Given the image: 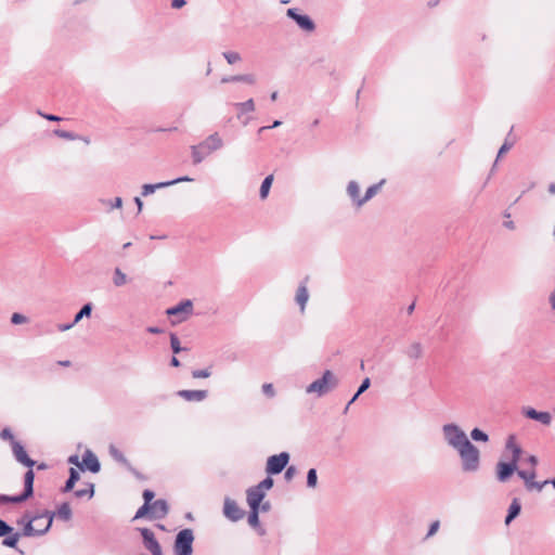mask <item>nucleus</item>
<instances>
[{"instance_id": "f257e3e1", "label": "nucleus", "mask_w": 555, "mask_h": 555, "mask_svg": "<svg viewBox=\"0 0 555 555\" xmlns=\"http://www.w3.org/2000/svg\"><path fill=\"white\" fill-rule=\"evenodd\" d=\"M12 452H13L15 460L18 463L29 467V469L24 475V491H23V493L20 495L1 494L0 495V504L22 503V502L28 500L34 494L35 474H34V470L31 469V467L36 464V462L28 456L24 447L18 441H13Z\"/></svg>"}, {"instance_id": "f03ea898", "label": "nucleus", "mask_w": 555, "mask_h": 555, "mask_svg": "<svg viewBox=\"0 0 555 555\" xmlns=\"http://www.w3.org/2000/svg\"><path fill=\"white\" fill-rule=\"evenodd\" d=\"M54 513L46 511L41 515L33 516L29 512H26L21 519L17 521L18 525H23V535L35 537L42 535L49 531Z\"/></svg>"}, {"instance_id": "7ed1b4c3", "label": "nucleus", "mask_w": 555, "mask_h": 555, "mask_svg": "<svg viewBox=\"0 0 555 555\" xmlns=\"http://www.w3.org/2000/svg\"><path fill=\"white\" fill-rule=\"evenodd\" d=\"M337 376L330 370H326L323 375L307 386V393H315L318 397H323L331 392L338 386Z\"/></svg>"}, {"instance_id": "20e7f679", "label": "nucleus", "mask_w": 555, "mask_h": 555, "mask_svg": "<svg viewBox=\"0 0 555 555\" xmlns=\"http://www.w3.org/2000/svg\"><path fill=\"white\" fill-rule=\"evenodd\" d=\"M456 452L461 459L463 472L474 473L479 469L480 452L478 448L474 446L470 441Z\"/></svg>"}, {"instance_id": "39448f33", "label": "nucleus", "mask_w": 555, "mask_h": 555, "mask_svg": "<svg viewBox=\"0 0 555 555\" xmlns=\"http://www.w3.org/2000/svg\"><path fill=\"white\" fill-rule=\"evenodd\" d=\"M441 429L444 441L455 451L469 442L465 431L454 423L444 424Z\"/></svg>"}, {"instance_id": "423d86ee", "label": "nucleus", "mask_w": 555, "mask_h": 555, "mask_svg": "<svg viewBox=\"0 0 555 555\" xmlns=\"http://www.w3.org/2000/svg\"><path fill=\"white\" fill-rule=\"evenodd\" d=\"M194 534L192 529H183L176 535L173 552L175 555H192Z\"/></svg>"}, {"instance_id": "0eeeda50", "label": "nucleus", "mask_w": 555, "mask_h": 555, "mask_svg": "<svg viewBox=\"0 0 555 555\" xmlns=\"http://www.w3.org/2000/svg\"><path fill=\"white\" fill-rule=\"evenodd\" d=\"M288 461L289 454L287 452L272 455L267 461L266 472L270 475H278L286 467Z\"/></svg>"}, {"instance_id": "6e6552de", "label": "nucleus", "mask_w": 555, "mask_h": 555, "mask_svg": "<svg viewBox=\"0 0 555 555\" xmlns=\"http://www.w3.org/2000/svg\"><path fill=\"white\" fill-rule=\"evenodd\" d=\"M193 312V302L185 299L177 306L167 309L166 313L170 317H178L177 322L185 321Z\"/></svg>"}, {"instance_id": "1a4fd4ad", "label": "nucleus", "mask_w": 555, "mask_h": 555, "mask_svg": "<svg viewBox=\"0 0 555 555\" xmlns=\"http://www.w3.org/2000/svg\"><path fill=\"white\" fill-rule=\"evenodd\" d=\"M139 531L142 535L144 547L150 551L152 555H163L162 547L154 532L149 528H140Z\"/></svg>"}, {"instance_id": "9d476101", "label": "nucleus", "mask_w": 555, "mask_h": 555, "mask_svg": "<svg viewBox=\"0 0 555 555\" xmlns=\"http://www.w3.org/2000/svg\"><path fill=\"white\" fill-rule=\"evenodd\" d=\"M286 14L294 20L302 30L312 33L315 29L314 22L308 15L299 14L297 9H288Z\"/></svg>"}, {"instance_id": "9b49d317", "label": "nucleus", "mask_w": 555, "mask_h": 555, "mask_svg": "<svg viewBox=\"0 0 555 555\" xmlns=\"http://www.w3.org/2000/svg\"><path fill=\"white\" fill-rule=\"evenodd\" d=\"M223 514L232 521H238L244 517V511L241 509L236 502L230 498L224 499Z\"/></svg>"}, {"instance_id": "f8f14e48", "label": "nucleus", "mask_w": 555, "mask_h": 555, "mask_svg": "<svg viewBox=\"0 0 555 555\" xmlns=\"http://www.w3.org/2000/svg\"><path fill=\"white\" fill-rule=\"evenodd\" d=\"M521 414L530 420L540 422L541 424L548 426L552 423V415L548 412H540L531 406H524Z\"/></svg>"}, {"instance_id": "ddd939ff", "label": "nucleus", "mask_w": 555, "mask_h": 555, "mask_svg": "<svg viewBox=\"0 0 555 555\" xmlns=\"http://www.w3.org/2000/svg\"><path fill=\"white\" fill-rule=\"evenodd\" d=\"M518 470V464L515 462H499L496 464V478L501 482H505L513 475L514 472Z\"/></svg>"}, {"instance_id": "4468645a", "label": "nucleus", "mask_w": 555, "mask_h": 555, "mask_svg": "<svg viewBox=\"0 0 555 555\" xmlns=\"http://www.w3.org/2000/svg\"><path fill=\"white\" fill-rule=\"evenodd\" d=\"M507 453H511L509 461L515 462L518 464L522 449L517 443V438L515 435H509L505 442V455L507 456Z\"/></svg>"}, {"instance_id": "2eb2a0df", "label": "nucleus", "mask_w": 555, "mask_h": 555, "mask_svg": "<svg viewBox=\"0 0 555 555\" xmlns=\"http://www.w3.org/2000/svg\"><path fill=\"white\" fill-rule=\"evenodd\" d=\"M191 181H193L192 178L180 177L175 180L167 181V182H159V183H155V184H143L141 193L143 196H147V195L154 193L157 189L167 188V186L180 183V182H191Z\"/></svg>"}, {"instance_id": "dca6fc26", "label": "nucleus", "mask_w": 555, "mask_h": 555, "mask_svg": "<svg viewBox=\"0 0 555 555\" xmlns=\"http://www.w3.org/2000/svg\"><path fill=\"white\" fill-rule=\"evenodd\" d=\"M206 154H210L215 151L220 150L223 146V141L218 132L208 135L204 141L199 143Z\"/></svg>"}, {"instance_id": "f3484780", "label": "nucleus", "mask_w": 555, "mask_h": 555, "mask_svg": "<svg viewBox=\"0 0 555 555\" xmlns=\"http://www.w3.org/2000/svg\"><path fill=\"white\" fill-rule=\"evenodd\" d=\"M150 507H151V514H150L151 519H163L166 517V515L169 512L168 504L163 499L156 500L155 502H153L150 505Z\"/></svg>"}, {"instance_id": "a211bd4d", "label": "nucleus", "mask_w": 555, "mask_h": 555, "mask_svg": "<svg viewBox=\"0 0 555 555\" xmlns=\"http://www.w3.org/2000/svg\"><path fill=\"white\" fill-rule=\"evenodd\" d=\"M247 503L249 508H258L260 507V503L262 502L266 493L258 489L256 486L250 487L246 491Z\"/></svg>"}, {"instance_id": "6ab92c4d", "label": "nucleus", "mask_w": 555, "mask_h": 555, "mask_svg": "<svg viewBox=\"0 0 555 555\" xmlns=\"http://www.w3.org/2000/svg\"><path fill=\"white\" fill-rule=\"evenodd\" d=\"M207 390H179L178 396L186 401H203L207 398Z\"/></svg>"}, {"instance_id": "aec40b11", "label": "nucleus", "mask_w": 555, "mask_h": 555, "mask_svg": "<svg viewBox=\"0 0 555 555\" xmlns=\"http://www.w3.org/2000/svg\"><path fill=\"white\" fill-rule=\"evenodd\" d=\"M82 461L85 466L91 472V473H99L101 469L100 462L98 457L91 452L86 451V453L82 456Z\"/></svg>"}, {"instance_id": "412c9836", "label": "nucleus", "mask_w": 555, "mask_h": 555, "mask_svg": "<svg viewBox=\"0 0 555 555\" xmlns=\"http://www.w3.org/2000/svg\"><path fill=\"white\" fill-rule=\"evenodd\" d=\"M307 281L308 278L305 279V281L299 285L297 293H296V302L300 306L301 312H304L306 304L309 299L308 288H307Z\"/></svg>"}, {"instance_id": "4be33fe9", "label": "nucleus", "mask_w": 555, "mask_h": 555, "mask_svg": "<svg viewBox=\"0 0 555 555\" xmlns=\"http://www.w3.org/2000/svg\"><path fill=\"white\" fill-rule=\"evenodd\" d=\"M221 82L222 83H228V82H245V83H248V85H255L256 78H255V76L253 74H244V75H235V76L223 77L221 79Z\"/></svg>"}, {"instance_id": "5701e85b", "label": "nucleus", "mask_w": 555, "mask_h": 555, "mask_svg": "<svg viewBox=\"0 0 555 555\" xmlns=\"http://www.w3.org/2000/svg\"><path fill=\"white\" fill-rule=\"evenodd\" d=\"M108 453L109 455L112 456V459L114 461H116L117 463L124 465L125 467L127 468H131V464L129 463V461L126 459V456L124 455V453L114 444H111L108 447Z\"/></svg>"}, {"instance_id": "b1692460", "label": "nucleus", "mask_w": 555, "mask_h": 555, "mask_svg": "<svg viewBox=\"0 0 555 555\" xmlns=\"http://www.w3.org/2000/svg\"><path fill=\"white\" fill-rule=\"evenodd\" d=\"M405 354L411 360H418L423 357V346L418 341L412 343L405 350Z\"/></svg>"}, {"instance_id": "393cba45", "label": "nucleus", "mask_w": 555, "mask_h": 555, "mask_svg": "<svg viewBox=\"0 0 555 555\" xmlns=\"http://www.w3.org/2000/svg\"><path fill=\"white\" fill-rule=\"evenodd\" d=\"M384 182H385V180H382L378 183L373 184L370 188H367L365 195L361 198V201L358 202V208L363 206L367 201H370L372 197H374L380 190Z\"/></svg>"}, {"instance_id": "a878e982", "label": "nucleus", "mask_w": 555, "mask_h": 555, "mask_svg": "<svg viewBox=\"0 0 555 555\" xmlns=\"http://www.w3.org/2000/svg\"><path fill=\"white\" fill-rule=\"evenodd\" d=\"M54 516H56L59 519L63 521H69L72 519L73 513L69 503L64 502L62 503L56 513H54Z\"/></svg>"}, {"instance_id": "bb28decb", "label": "nucleus", "mask_w": 555, "mask_h": 555, "mask_svg": "<svg viewBox=\"0 0 555 555\" xmlns=\"http://www.w3.org/2000/svg\"><path fill=\"white\" fill-rule=\"evenodd\" d=\"M521 511V505L518 499H514L508 507V513L505 518V524L509 525L513 519H515Z\"/></svg>"}, {"instance_id": "cd10ccee", "label": "nucleus", "mask_w": 555, "mask_h": 555, "mask_svg": "<svg viewBox=\"0 0 555 555\" xmlns=\"http://www.w3.org/2000/svg\"><path fill=\"white\" fill-rule=\"evenodd\" d=\"M347 194L352 199L353 204L358 207V202L361 201L360 188L356 181H350L347 185Z\"/></svg>"}, {"instance_id": "c85d7f7f", "label": "nucleus", "mask_w": 555, "mask_h": 555, "mask_svg": "<svg viewBox=\"0 0 555 555\" xmlns=\"http://www.w3.org/2000/svg\"><path fill=\"white\" fill-rule=\"evenodd\" d=\"M191 154H192V159H193L194 165L201 164L205 159V157L208 155V154H206V151L203 150V147L199 144L191 146Z\"/></svg>"}, {"instance_id": "c756f323", "label": "nucleus", "mask_w": 555, "mask_h": 555, "mask_svg": "<svg viewBox=\"0 0 555 555\" xmlns=\"http://www.w3.org/2000/svg\"><path fill=\"white\" fill-rule=\"evenodd\" d=\"M79 480V473L75 468H69V477L63 487V492H69L73 490L75 483Z\"/></svg>"}, {"instance_id": "7c9ffc66", "label": "nucleus", "mask_w": 555, "mask_h": 555, "mask_svg": "<svg viewBox=\"0 0 555 555\" xmlns=\"http://www.w3.org/2000/svg\"><path fill=\"white\" fill-rule=\"evenodd\" d=\"M127 283V275L119 269L115 268L113 273V284L116 287H121Z\"/></svg>"}, {"instance_id": "2f4dec72", "label": "nucleus", "mask_w": 555, "mask_h": 555, "mask_svg": "<svg viewBox=\"0 0 555 555\" xmlns=\"http://www.w3.org/2000/svg\"><path fill=\"white\" fill-rule=\"evenodd\" d=\"M272 182H273V175L267 176L264 178V180L262 181L261 186H260V197L262 199L267 198L270 188L272 185Z\"/></svg>"}, {"instance_id": "473e14b6", "label": "nucleus", "mask_w": 555, "mask_h": 555, "mask_svg": "<svg viewBox=\"0 0 555 555\" xmlns=\"http://www.w3.org/2000/svg\"><path fill=\"white\" fill-rule=\"evenodd\" d=\"M92 312V304L88 302L82 306L80 311L75 315L73 324L78 323L82 318L90 317Z\"/></svg>"}, {"instance_id": "72a5a7b5", "label": "nucleus", "mask_w": 555, "mask_h": 555, "mask_svg": "<svg viewBox=\"0 0 555 555\" xmlns=\"http://www.w3.org/2000/svg\"><path fill=\"white\" fill-rule=\"evenodd\" d=\"M21 538V533L18 532H12L11 534H8L3 541L2 544L8 547H16V544Z\"/></svg>"}, {"instance_id": "f704fd0d", "label": "nucleus", "mask_w": 555, "mask_h": 555, "mask_svg": "<svg viewBox=\"0 0 555 555\" xmlns=\"http://www.w3.org/2000/svg\"><path fill=\"white\" fill-rule=\"evenodd\" d=\"M517 475L525 481V485L531 482L537 477L535 469L532 468L530 470L518 469Z\"/></svg>"}, {"instance_id": "c9c22d12", "label": "nucleus", "mask_w": 555, "mask_h": 555, "mask_svg": "<svg viewBox=\"0 0 555 555\" xmlns=\"http://www.w3.org/2000/svg\"><path fill=\"white\" fill-rule=\"evenodd\" d=\"M74 494L76 498H79V499L83 498V496H88L89 499H91L94 495V485L88 483L87 488L76 490L74 492Z\"/></svg>"}, {"instance_id": "e433bc0d", "label": "nucleus", "mask_w": 555, "mask_h": 555, "mask_svg": "<svg viewBox=\"0 0 555 555\" xmlns=\"http://www.w3.org/2000/svg\"><path fill=\"white\" fill-rule=\"evenodd\" d=\"M234 105L241 111L242 114L255 111V103L253 99H249L246 102L235 103Z\"/></svg>"}, {"instance_id": "4c0bfd02", "label": "nucleus", "mask_w": 555, "mask_h": 555, "mask_svg": "<svg viewBox=\"0 0 555 555\" xmlns=\"http://www.w3.org/2000/svg\"><path fill=\"white\" fill-rule=\"evenodd\" d=\"M470 437L475 441L488 442L489 436L479 428H474L470 431Z\"/></svg>"}, {"instance_id": "58836bf2", "label": "nucleus", "mask_w": 555, "mask_h": 555, "mask_svg": "<svg viewBox=\"0 0 555 555\" xmlns=\"http://www.w3.org/2000/svg\"><path fill=\"white\" fill-rule=\"evenodd\" d=\"M318 483V475L314 468H310L307 473V486L309 488H315Z\"/></svg>"}, {"instance_id": "ea45409f", "label": "nucleus", "mask_w": 555, "mask_h": 555, "mask_svg": "<svg viewBox=\"0 0 555 555\" xmlns=\"http://www.w3.org/2000/svg\"><path fill=\"white\" fill-rule=\"evenodd\" d=\"M248 524L254 528L259 526V509L258 508H250V513L248 515Z\"/></svg>"}, {"instance_id": "a19ab883", "label": "nucleus", "mask_w": 555, "mask_h": 555, "mask_svg": "<svg viewBox=\"0 0 555 555\" xmlns=\"http://www.w3.org/2000/svg\"><path fill=\"white\" fill-rule=\"evenodd\" d=\"M222 55L227 60V62L229 64H234V63L240 62L242 60L241 55L237 52H234V51L223 52Z\"/></svg>"}, {"instance_id": "79ce46f5", "label": "nucleus", "mask_w": 555, "mask_h": 555, "mask_svg": "<svg viewBox=\"0 0 555 555\" xmlns=\"http://www.w3.org/2000/svg\"><path fill=\"white\" fill-rule=\"evenodd\" d=\"M170 346L173 353H179L183 348L180 346V340L176 334L170 335Z\"/></svg>"}, {"instance_id": "37998d69", "label": "nucleus", "mask_w": 555, "mask_h": 555, "mask_svg": "<svg viewBox=\"0 0 555 555\" xmlns=\"http://www.w3.org/2000/svg\"><path fill=\"white\" fill-rule=\"evenodd\" d=\"M256 487L266 493V490H270L273 487V479L271 477H267Z\"/></svg>"}, {"instance_id": "c03bdc74", "label": "nucleus", "mask_w": 555, "mask_h": 555, "mask_svg": "<svg viewBox=\"0 0 555 555\" xmlns=\"http://www.w3.org/2000/svg\"><path fill=\"white\" fill-rule=\"evenodd\" d=\"M11 322L15 325L25 324L28 322V319L24 314L15 312L11 317Z\"/></svg>"}, {"instance_id": "a18cd8bd", "label": "nucleus", "mask_w": 555, "mask_h": 555, "mask_svg": "<svg viewBox=\"0 0 555 555\" xmlns=\"http://www.w3.org/2000/svg\"><path fill=\"white\" fill-rule=\"evenodd\" d=\"M211 375V372L209 369L204 370H194L192 371V377L193 378H207Z\"/></svg>"}, {"instance_id": "49530a36", "label": "nucleus", "mask_w": 555, "mask_h": 555, "mask_svg": "<svg viewBox=\"0 0 555 555\" xmlns=\"http://www.w3.org/2000/svg\"><path fill=\"white\" fill-rule=\"evenodd\" d=\"M150 515L151 514V507L150 505L147 504H143L135 513L134 515V518L133 519H139V518H142L146 515Z\"/></svg>"}, {"instance_id": "de8ad7c7", "label": "nucleus", "mask_w": 555, "mask_h": 555, "mask_svg": "<svg viewBox=\"0 0 555 555\" xmlns=\"http://www.w3.org/2000/svg\"><path fill=\"white\" fill-rule=\"evenodd\" d=\"M13 532V528L9 526L4 520L0 519V537H7Z\"/></svg>"}, {"instance_id": "09e8293b", "label": "nucleus", "mask_w": 555, "mask_h": 555, "mask_svg": "<svg viewBox=\"0 0 555 555\" xmlns=\"http://www.w3.org/2000/svg\"><path fill=\"white\" fill-rule=\"evenodd\" d=\"M547 483H548V480H545V481H543V482H537V481L532 480L531 482H529V483H527V485H526V488H527V490H529V491H530V490H533V489H535V490H538V491H541V490H542V488H543L545 485H547Z\"/></svg>"}, {"instance_id": "8fccbe9b", "label": "nucleus", "mask_w": 555, "mask_h": 555, "mask_svg": "<svg viewBox=\"0 0 555 555\" xmlns=\"http://www.w3.org/2000/svg\"><path fill=\"white\" fill-rule=\"evenodd\" d=\"M262 392L269 398H273L275 396L274 387L270 383L262 385Z\"/></svg>"}, {"instance_id": "3c124183", "label": "nucleus", "mask_w": 555, "mask_h": 555, "mask_svg": "<svg viewBox=\"0 0 555 555\" xmlns=\"http://www.w3.org/2000/svg\"><path fill=\"white\" fill-rule=\"evenodd\" d=\"M1 438L4 439V440H10L11 441V444L13 443V441H16L14 439V436L11 431L10 428H4L1 434H0Z\"/></svg>"}, {"instance_id": "603ef678", "label": "nucleus", "mask_w": 555, "mask_h": 555, "mask_svg": "<svg viewBox=\"0 0 555 555\" xmlns=\"http://www.w3.org/2000/svg\"><path fill=\"white\" fill-rule=\"evenodd\" d=\"M154 492L152 490H144L143 492V499H144V504H147V505H151L152 503V500L154 499Z\"/></svg>"}, {"instance_id": "864d4df0", "label": "nucleus", "mask_w": 555, "mask_h": 555, "mask_svg": "<svg viewBox=\"0 0 555 555\" xmlns=\"http://www.w3.org/2000/svg\"><path fill=\"white\" fill-rule=\"evenodd\" d=\"M370 385H371V380H370V378H369V377H365V378L362 380V383H361L360 387L358 388V395H361V393H363L365 390H367V389H369V387H370Z\"/></svg>"}, {"instance_id": "5fc2aeb1", "label": "nucleus", "mask_w": 555, "mask_h": 555, "mask_svg": "<svg viewBox=\"0 0 555 555\" xmlns=\"http://www.w3.org/2000/svg\"><path fill=\"white\" fill-rule=\"evenodd\" d=\"M439 526H440L439 520H436V521L431 522L426 537L427 538L433 537L438 531Z\"/></svg>"}, {"instance_id": "6e6d98bb", "label": "nucleus", "mask_w": 555, "mask_h": 555, "mask_svg": "<svg viewBox=\"0 0 555 555\" xmlns=\"http://www.w3.org/2000/svg\"><path fill=\"white\" fill-rule=\"evenodd\" d=\"M54 133L57 137L63 138V139L73 140L75 138V135L72 132L64 131V130H55Z\"/></svg>"}, {"instance_id": "4d7b16f0", "label": "nucleus", "mask_w": 555, "mask_h": 555, "mask_svg": "<svg viewBox=\"0 0 555 555\" xmlns=\"http://www.w3.org/2000/svg\"><path fill=\"white\" fill-rule=\"evenodd\" d=\"M512 147V143L505 142L499 150L498 158H500L504 153L509 151Z\"/></svg>"}, {"instance_id": "13d9d810", "label": "nucleus", "mask_w": 555, "mask_h": 555, "mask_svg": "<svg viewBox=\"0 0 555 555\" xmlns=\"http://www.w3.org/2000/svg\"><path fill=\"white\" fill-rule=\"evenodd\" d=\"M281 125H282V122L280 120H275L271 126L260 127L258 132L262 133L263 131H266L268 129H273V128H276V127L281 126Z\"/></svg>"}, {"instance_id": "bf43d9fd", "label": "nucleus", "mask_w": 555, "mask_h": 555, "mask_svg": "<svg viewBox=\"0 0 555 555\" xmlns=\"http://www.w3.org/2000/svg\"><path fill=\"white\" fill-rule=\"evenodd\" d=\"M39 115L50 121H60L61 120V117H59L56 115L43 114V113H39Z\"/></svg>"}, {"instance_id": "052dcab7", "label": "nucleus", "mask_w": 555, "mask_h": 555, "mask_svg": "<svg viewBox=\"0 0 555 555\" xmlns=\"http://www.w3.org/2000/svg\"><path fill=\"white\" fill-rule=\"evenodd\" d=\"M185 4H186V1H185V0H172V1H171V7H172L173 9H181V8H183Z\"/></svg>"}, {"instance_id": "680f3d73", "label": "nucleus", "mask_w": 555, "mask_h": 555, "mask_svg": "<svg viewBox=\"0 0 555 555\" xmlns=\"http://www.w3.org/2000/svg\"><path fill=\"white\" fill-rule=\"evenodd\" d=\"M121 206H122L121 197H115L114 202L112 203V208H121Z\"/></svg>"}, {"instance_id": "e2e57ef3", "label": "nucleus", "mask_w": 555, "mask_h": 555, "mask_svg": "<svg viewBox=\"0 0 555 555\" xmlns=\"http://www.w3.org/2000/svg\"><path fill=\"white\" fill-rule=\"evenodd\" d=\"M295 467L294 466H291L286 469L285 472V478L286 479H291L293 477V475L295 474Z\"/></svg>"}, {"instance_id": "0e129e2a", "label": "nucleus", "mask_w": 555, "mask_h": 555, "mask_svg": "<svg viewBox=\"0 0 555 555\" xmlns=\"http://www.w3.org/2000/svg\"><path fill=\"white\" fill-rule=\"evenodd\" d=\"M271 508L270 502L260 503L259 512H268Z\"/></svg>"}, {"instance_id": "69168bd1", "label": "nucleus", "mask_w": 555, "mask_h": 555, "mask_svg": "<svg viewBox=\"0 0 555 555\" xmlns=\"http://www.w3.org/2000/svg\"><path fill=\"white\" fill-rule=\"evenodd\" d=\"M527 461L531 464L532 468L538 464V457L535 455H530Z\"/></svg>"}, {"instance_id": "338daca9", "label": "nucleus", "mask_w": 555, "mask_h": 555, "mask_svg": "<svg viewBox=\"0 0 555 555\" xmlns=\"http://www.w3.org/2000/svg\"><path fill=\"white\" fill-rule=\"evenodd\" d=\"M550 304H551L552 309L555 310V291L552 292L550 295Z\"/></svg>"}, {"instance_id": "774afa93", "label": "nucleus", "mask_w": 555, "mask_h": 555, "mask_svg": "<svg viewBox=\"0 0 555 555\" xmlns=\"http://www.w3.org/2000/svg\"><path fill=\"white\" fill-rule=\"evenodd\" d=\"M147 332L151 334H159V333H162V330L159 327L151 326L147 328Z\"/></svg>"}]
</instances>
